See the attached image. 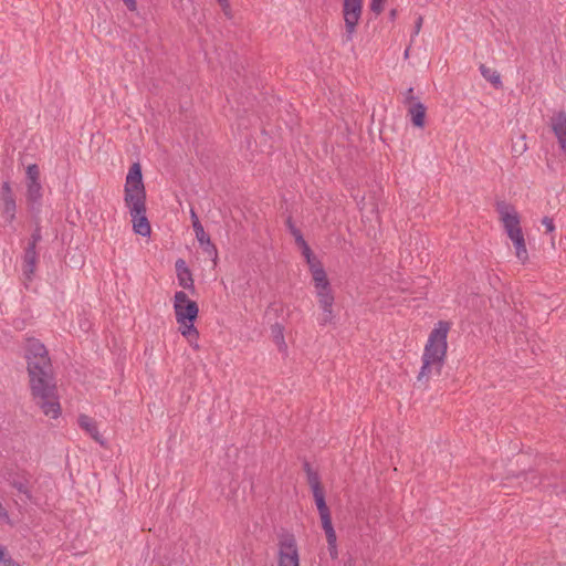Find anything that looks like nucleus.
I'll use <instances>...</instances> for the list:
<instances>
[{"mask_svg":"<svg viewBox=\"0 0 566 566\" xmlns=\"http://www.w3.org/2000/svg\"><path fill=\"white\" fill-rule=\"evenodd\" d=\"M314 282V286H315V290H316V296L317 298H321V295H333L332 293V289H331V283L326 277H323V279H319V280H313Z\"/></svg>","mask_w":566,"mask_h":566,"instance_id":"nucleus-19","label":"nucleus"},{"mask_svg":"<svg viewBox=\"0 0 566 566\" xmlns=\"http://www.w3.org/2000/svg\"><path fill=\"white\" fill-rule=\"evenodd\" d=\"M422 17H418L417 21L415 23V34L417 35L420 32L421 25H422Z\"/></svg>","mask_w":566,"mask_h":566,"instance_id":"nucleus-40","label":"nucleus"},{"mask_svg":"<svg viewBox=\"0 0 566 566\" xmlns=\"http://www.w3.org/2000/svg\"><path fill=\"white\" fill-rule=\"evenodd\" d=\"M190 218H191L192 226L195 224V222H196V226H198V223H201L193 208L190 209Z\"/></svg>","mask_w":566,"mask_h":566,"instance_id":"nucleus-39","label":"nucleus"},{"mask_svg":"<svg viewBox=\"0 0 566 566\" xmlns=\"http://www.w3.org/2000/svg\"><path fill=\"white\" fill-rule=\"evenodd\" d=\"M3 566H20L17 562H14L10 556L7 555L1 559Z\"/></svg>","mask_w":566,"mask_h":566,"instance_id":"nucleus-37","label":"nucleus"},{"mask_svg":"<svg viewBox=\"0 0 566 566\" xmlns=\"http://www.w3.org/2000/svg\"><path fill=\"white\" fill-rule=\"evenodd\" d=\"M370 10L379 14L382 11L381 0H371Z\"/></svg>","mask_w":566,"mask_h":566,"instance_id":"nucleus-35","label":"nucleus"},{"mask_svg":"<svg viewBox=\"0 0 566 566\" xmlns=\"http://www.w3.org/2000/svg\"><path fill=\"white\" fill-rule=\"evenodd\" d=\"M319 307L322 308V317L319 318L321 325H326L328 323H332L334 319V313H333V304H334V295H321V298H318Z\"/></svg>","mask_w":566,"mask_h":566,"instance_id":"nucleus-13","label":"nucleus"},{"mask_svg":"<svg viewBox=\"0 0 566 566\" xmlns=\"http://www.w3.org/2000/svg\"><path fill=\"white\" fill-rule=\"evenodd\" d=\"M192 228H193L196 239L199 242V244L207 243L208 239H210V237H209V234L206 233L203 226L201 223H198V226H196V223H195Z\"/></svg>","mask_w":566,"mask_h":566,"instance_id":"nucleus-27","label":"nucleus"},{"mask_svg":"<svg viewBox=\"0 0 566 566\" xmlns=\"http://www.w3.org/2000/svg\"><path fill=\"white\" fill-rule=\"evenodd\" d=\"M42 198V186L38 182H27V199L32 203H40Z\"/></svg>","mask_w":566,"mask_h":566,"instance_id":"nucleus-18","label":"nucleus"},{"mask_svg":"<svg viewBox=\"0 0 566 566\" xmlns=\"http://www.w3.org/2000/svg\"><path fill=\"white\" fill-rule=\"evenodd\" d=\"M124 192V200L129 209L134 232L142 237H149L151 228L146 217V191L142 167L138 163H134L129 168Z\"/></svg>","mask_w":566,"mask_h":566,"instance_id":"nucleus-2","label":"nucleus"},{"mask_svg":"<svg viewBox=\"0 0 566 566\" xmlns=\"http://www.w3.org/2000/svg\"><path fill=\"white\" fill-rule=\"evenodd\" d=\"M41 239H42L41 228L39 226H36L34 231L31 234V238H30L27 247L36 248V244L41 241Z\"/></svg>","mask_w":566,"mask_h":566,"instance_id":"nucleus-28","label":"nucleus"},{"mask_svg":"<svg viewBox=\"0 0 566 566\" xmlns=\"http://www.w3.org/2000/svg\"><path fill=\"white\" fill-rule=\"evenodd\" d=\"M449 329V323L440 321L430 332L422 354L418 382L427 384L430 377L440 376L447 356Z\"/></svg>","mask_w":566,"mask_h":566,"instance_id":"nucleus-3","label":"nucleus"},{"mask_svg":"<svg viewBox=\"0 0 566 566\" xmlns=\"http://www.w3.org/2000/svg\"><path fill=\"white\" fill-rule=\"evenodd\" d=\"M40 181V169L38 165L32 164L27 168V182H38Z\"/></svg>","mask_w":566,"mask_h":566,"instance_id":"nucleus-25","label":"nucleus"},{"mask_svg":"<svg viewBox=\"0 0 566 566\" xmlns=\"http://www.w3.org/2000/svg\"><path fill=\"white\" fill-rule=\"evenodd\" d=\"M396 14H397V10H396V9H392V10L390 11V18H391V19H395Z\"/></svg>","mask_w":566,"mask_h":566,"instance_id":"nucleus-42","label":"nucleus"},{"mask_svg":"<svg viewBox=\"0 0 566 566\" xmlns=\"http://www.w3.org/2000/svg\"><path fill=\"white\" fill-rule=\"evenodd\" d=\"M175 268L177 272L178 284L186 290L195 291L192 274L186 261L178 259L175 263Z\"/></svg>","mask_w":566,"mask_h":566,"instance_id":"nucleus-10","label":"nucleus"},{"mask_svg":"<svg viewBox=\"0 0 566 566\" xmlns=\"http://www.w3.org/2000/svg\"><path fill=\"white\" fill-rule=\"evenodd\" d=\"M313 496H314L315 504H316L317 511L319 513V516L331 513V511L326 504V501H325L324 490L313 493Z\"/></svg>","mask_w":566,"mask_h":566,"instance_id":"nucleus-20","label":"nucleus"},{"mask_svg":"<svg viewBox=\"0 0 566 566\" xmlns=\"http://www.w3.org/2000/svg\"><path fill=\"white\" fill-rule=\"evenodd\" d=\"M327 548H328L329 556H331L333 559H336V558H337V556H338L337 543H334V544H327Z\"/></svg>","mask_w":566,"mask_h":566,"instance_id":"nucleus-36","label":"nucleus"},{"mask_svg":"<svg viewBox=\"0 0 566 566\" xmlns=\"http://www.w3.org/2000/svg\"><path fill=\"white\" fill-rule=\"evenodd\" d=\"M78 426L85 430L96 442L104 446L103 437L99 434L96 422L94 419L86 415H80Z\"/></svg>","mask_w":566,"mask_h":566,"instance_id":"nucleus-14","label":"nucleus"},{"mask_svg":"<svg viewBox=\"0 0 566 566\" xmlns=\"http://www.w3.org/2000/svg\"><path fill=\"white\" fill-rule=\"evenodd\" d=\"M174 310L176 319L179 324L195 322L199 312L197 303L189 300L188 295L184 291H177L175 293Z\"/></svg>","mask_w":566,"mask_h":566,"instance_id":"nucleus-6","label":"nucleus"},{"mask_svg":"<svg viewBox=\"0 0 566 566\" xmlns=\"http://www.w3.org/2000/svg\"><path fill=\"white\" fill-rule=\"evenodd\" d=\"M308 268L312 273L313 280H319L327 276L321 261L314 262Z\"/></svg>","mask_w":566,"mask_h":566,"instance_id":"nucleus-23","label":"nucleus"},{"mask_svg":"<svg viewBox=\"0 0 566 566\" xmlns=\"http://www.w3.org/2000/svg\"><path fill=\"white\" fill-rule=\"evenodd\" d=\"M25 359L33 400L42 412L52 419L61 415L53 367L45 346L35 338L28 339Z\"/></svg>","mask_w":566,"mask_h":566,"instance_id":"nucleus-1","label":"nucleus"},{"mask_svg":"<svg viewBox=\"0 0 566 566\" xmlns=\"http://www.w3.org/2000/svg\"><path fill=\"white\" fill-rule=\"evenodd\" d=\"M129 11H135L137 9L136 0H123Z\"/></svg>","mask_w":566,"mask_h":566,"instance_id":"nucleus-38","label":"nucleus"},{"mask_svg":"<svg viewBox=\"0 0 566 566\" xmlns=\"http://www.w3.org/2000/svg\"><path fill=\"white\" fill-rule=\"evenodd\" d=\"M325 532V535H326V541H327V544H334V543H337V536H336V532L335 530H328V531H324Z\"/></svg>","mask_w":566,"mask_h":566,"instance_id":"nucleus-34","label":"nucleus"},{"mask_svg":"<svg viewBox=\"0 0 566 566\" xmlns=\"http://www.w3.org/2000/svg\"><path fill=\"white\" fill-rule=\"evenodd\" d=\"M542 224L545 227L546 232H553L555 230L554 221L549 217H544L542 219Z\"/></svg>","mask_w":566,"mask_h":566,"instance_id":"nucleus-33","label":"nucleus"},{"mask_svg":"<svg viewBox=\"0 0 566 566\" xmlns=\"http://www.w3.org/2000/svg\"><path fill=\"white\" fill-rule=\"evenodd\" d=\"M319 517H321L322 527H323L324 531H328V530H333L334 528V526L332 524L331 513L321 515Z\"/></svg>","mask_w":566,"mask_h":566,"instance_id":"nucleus-30","label":"nucleus"},{"mask_svg":"<svg viewBox=\"0 0 566 566\" xmlns=\"http://www.w3.org/2000/svg\"><path fill=\"white\" fill-rule=\"evenodd\" d=\"M496 211L500 216V221L502 222L506 234L515 231V229H522L520 216L514 206L507 203L506 201H497Z\"/></svg>","mask_w":566,"mask_h":566,"instance_id":"nucleus-7","label":"nucleus"},{"mask_svg":"<svg viewBox=\"0 0 566 566\" xmlns=\"http://www.w3.org/2000/svg\"><path fill=\"white\" fill-rule=\"evenodd\" d=\"M200 247L201 249L203 250L205 253H207L209 256H214L217 258L218 255V251H217V248L216 245L211 242L210 239H208V242L207 243H200Z\"/></svg>","mask_w":566,"mask_h":566,"instance_id":"nucleus-29","label":"nucleus"},{"mask_svg":"<svg viewBox=\"0 0 566 566\" xmlns=\"http://www.w3.org/2000/svg\"><path fill=\"white\" fill-rule=\"evenodd\" d=\"M1 214L6 222L11 223L15 219V196L9 181H3L0 190Z\"/></svg>","mask_w":566,"mask_h":566,"instance_id":"nucleus-8","label":"nucleus"},{"mask_svg":"<svg viewBox=\"0 0 566 566\" xmlns=\"http://www.w3.org/2000/svg\"><path fill=\"white\" fill-rule=\"evenodd\" d=\"M426 106L417 101L410 105L408 115L410 116L411 123L418 128H422L426 123Z\"/></svg>","mask_w":566,"mask_h":566,"instance_id":"nucleus-15","label":"nucleus"},{"mask_svg":"<svg viewBox=\"0 0 566 566\" xmlns=\"http://www.w3.org/2000/svg\"><path fill=\"white\" fill-rule=\"evenodd\" d=\"M507 237L511 239L515 247V254L517 259L522 262H525L528 259V253L526 250L522 229H515V231L507 233Z\"/></svg>","mask_w":566,"mask_h":566,"instance_id":"nucleus-12","label":"nucleus"},{"mask_svg":"<svg viewBox=\"0 0 566 566\" xmlns=\"http://www.w3.org/2000/svg\"><path fill=\"white\" fill-rule=\"evenodd\" d=\"M218 3L221 7L224 15L229 19L232 18V11L229 0H219Z\"/></svg>","mask_w":566,"mask_h":566,"instance_id":"nucleus-31","label":"nucleus"},{"mask_svg":"<svg viewBox=\"0 0 566 566\" xmlns=\"http://www.w3.org/2000/svg\"><path fill=\"white\" fill-rule=\"evenodd\" d=\"M38 262L36 248L27 247L23 253L22 272L27 280H31Z\"/></svg>","mask_w":566,"mask_h":566,"instance_id":"nucleus-11","label":"nucleus"},{"mask_svg":"<svg viewBox=\"0 0 566 566\" xmlns=\"http://www.w3.org/2000/svg\"><path fill=\"white\" fill-rule=\"evenodd\" d=\"M271 335L273 338V342L277 346L280 352H285L287 348V345L284 339V327L280 323H275L271 326Z\"/></svg>","mask_w":566,"mask_h":566,"instance_id":"nucleus-16","label":"nucleus"},{"mask_svg":"<svg viewBox=\"0 0 566 566\" xmlns=\"http://www.w3.org/2000/svg\"><path fill=\"white\" fill-rule=\"evenodd\" d=\"M482 76L489 81L495 88L502 87L501 75L496 70L490 69L484 64L480 65Z\"/></svg>","mask_w":566,"mask_h":566,"instance_id":"nucleus-17","label":"nucleus"},{"mask_svg":"<svg viewBox=\"0 0 566 566\" xmlns=\"http://www.w3.org/2000/svg\"><path fill=\"white\" fill-rule=\"evenodd\" d=\"M286 224L291 234L294 237L296 244L303 243L305 239L303 238L302 232L294 226L291 218L286 220Z\"/></svg>","mask_w":566,"mask_h":566,"instance_id":"nucleus-26","label":"nucleus"},{"mask_svg":"<svg viewBox=\"0 0 566 566\" xmlns=\"http://www.w3.org/2000/svg\"><path fill=\"white\" fill-rule=\"evenodd\" d=\"M527 474L531 475L532 480H536L537 479V476H536V474L534 472H530Z\"/></svg>","mask_w":566,"mask_h":566,"instance_id":"nucleus-43","label":"nucleus"},{"mask_svg":"<svg viewBox=\"0 0 566 566\" xmlns=\"http://www.w3.org/2000/svg\"><path fill=\"white\" fill-rule=\"evenodd\" d=\"M277 566H300V554L296 538L285 533L279 536Z\"/></svg>","mask_w":566,"mask_h":566,"instance_id":"nucleus-4","label":"nucleus"},{"mask_svg":"<svg viewBox=\"0 0 566 566\" xmlns=\"http://www.w3.org/2000/svg\"><path fill=\"white\" fill-rule=\"evenodd\" d=\"M551 128L563 153L566 154V113L559 111L551 117Z\"/></svg>","mask_w":566,"mask_h":566,"instance_id":"nucleus-9","label":"nucleus"},{"mask_svg":"<svg viewBox=\"0 0 566 566\" xmlns=\"http://www.w3.org/2000/svg\"><path fill=\"white\" fill-rule=\"evenodd\" d=\"M297 245L302 249V254L304 255L308 266L311 264H313L314 262L318 261L316 259V256L313 254V252L306 241H303V243H300Z\"/></svg>","mask_w":566,"mask_h":566,"instance_id":"nucleus-22","label":"nucleus"},{"mask_svg":"<svg viewBox=\"0 0 566 566\" xmlns=\"http://www.w3.org/2000/svg\"><path fill=\"white\" fill-rule=\"evenodd\" d=\"M307 482H308L313 493L323 491V488H322V484L319 481V475L317 472H310V474L307 475Z\"/></svg>","mask_w":566,"mask_h":566,"instance_id":"nucleus-24","label":"nucleus"},{"mask_svg":"<svg viewBox=\"0 0 566 566\" xmlns=\"http://www.w3.org/2000/svg\"><path fill=\"white\" fill-rule=\"evenodd\" d=\"M304 470H305V472H306V475H308V474H310V472H315V471L311 468V465H310V463H308V462H304Z\"/></svg>","mask_w":566,"mask_h":566,"instance_id":"nucleus-41","label":"nucleus"},{"mask_svg":"<svg viewBox=\"0 0 566 566\" xmlns=\"http://www.w3.org/2000/svg\"><path fill=\"white\" fill-rule=\"evenodd\" d=\"M403 97H405V99H403V103H405V104H410V105H411V104H413L415 102H417V97H416V96H415V94H413V88H412V87H409V88L405 92Z\"/></svg>","mask_w":566,"mask_h":566,"instance_id":"nucleus-32","label":"nucleus"},{"mask_svg":"<svg viewBox=\"0 0 566 566\" xmlns=\"http://www.w3.org/2000/svg\"><path fill=\"white\" fill-rule=\"evenodd\" d=\"M403 55H405L406 59L409 56V48L406 49Z\"/></svg>","mask_w":566,"mask_h":566,"instance_id":"nucleus-44","label":"nucleus"},{"mask_svg":"<svg viewBox=\"0 0 566 566\" xmlns=\"http://www.w3.org/2000/svg\"><path fill=\"white\" fill-rule=\"evenodd\" d=\"M181 327H180V332H181V335L187 337L189 340H191L192 338L197 339L198 336H199V333L197 331V328L195 327L193 325V322H186L185 324H180Z\"/></svg>","mask_w":566,"mask_h":566,"instance_id":"nucleus-21","label":"nucleus"},{"mask_svg":"<svg viewBox=\"0 0 566 566\" xmlns=\"http://www.w3.org/2000/svg\"><path fill=\"white\" fill-rule=\"evenodd\" d=\"M363 12V0H344L343 17L345 22V33L343 41L352 42L356 32V27Z\"/></svg>","mask_w":566,"mask_h":566,"instance_id":"nucleus-5","label":"nucleus"}]
</instances>
